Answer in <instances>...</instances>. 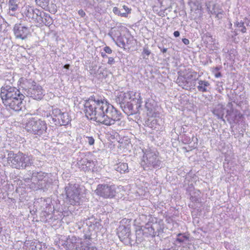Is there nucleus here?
Returning a JSON list of instances; mask_svg holds the SVG:
<instances>
[{"instance_id": "obj_1", "label": "nucleus", "mask_w": 250, "mask_h": 250, "mask_svg": "<svg viewBox=\"0 0 250 250\" xmlns=\"http://www.w3.org/2000/svg\"><path fill=\"white\" fill-rule=\"evenodd\" d=\"M23 16L28 19H31L39 26L43 25L49 26L53 22L52 18L48 14L30 6H27L24 8Z\"/></svg>"}, {"instance_id": "obj_2", "label": "nucleus", "mask_w": 250, "mask_h": 250, "mask_svg": "<svg viewBox=\"0 0 250 250\" xmlns=\"http://www.w3.org/2000/svg\"><path fill=\"white\" fill-rule=\"evenodd\" d=\"M143 151L144 155L141 165L144 170H152L160 167L161 161L158 158L159 153L156 149L149 148Z\"/></svg>"}, {"instance_id": "obj_3", "label": "nucleus", "mask_w": 250, "mask_h": 250, "mask_svg": "<svg viewBox=\"0 0 250 250\" xmlns=\"http://www.w3.org/2000/svg\"><path fill=\"white\" fill-rule=\"evenodd\" d=\"M8 161L11 163L12 166L16 168H25L33 164V157L26 155L22 153L8 154Z\"/></svg>"}, {"instance_id": "obj_4", "label": "nucleus", "mask_w": 250, "mask_h": 250, "mask_svg": "<svg viewBox=\"0 0 250 250\" xmlns=\"http://www.w3.org/2000/svg\"><path fill=\"white\" fill-rule=\"evenodd\" d=\"M96 104L89 103H85L84 104V112L85 116L90 120H93L97 122L104 124V125H112L114 123H106L104 118V108H100L96 109Z\"/></svg>"}, {"instance_id": "obj_5", "label": "nucleus", "mask_w": 250, "mask_h": 250, "mask_svg": "<svg viewBox=\"0 0 250 250\" xmlns=\"http://www.w3.org/2000/svg\"><path fill=\"white\" fill-rule=\"evenodd\" d=\"M28 180L30 179H28ZM31 181L34 184V187L31 188L35 190L42 188H47L51 181H49L48 173L42 171H33Z\"/></svg>"}, {"instance_id": "obj_6", "label": "nucleus", "mask_w": 250, "mask_h": 250, "mask_svg": "<svg viewBox=\"0 0 250 250\" xmlns=\"http://www.w3.org/2000/svg\"><path fill=\"white\" fill-rule=\"evenodd\" d=\"M65 190L68 202L72 205H79L81 197L78 186L76 184H69L65 188Z\"/></svg>"}, {"instance_id": "obj_7", "label": "nucleus", "mask_w": 250, "mask_h": 250, "mask_svg": "<svg viewBox=\"0 0 250 250\" xmlns=\"http://www.w3.org/2000/svg\"><path fill=\"white\" fill-rule=\"evenodd\" d=\"M104 118L106 123H114L113 125L115 124V122H119L120 120L121 114L119 113L118 110L114 107L106 103V106H104Z\"/></svg>"}, {"instance_id": "obj_8", "label": "nucleus", "mask_w": 250, "mask_h": 250, "mask_svg": "<svg viewBox=\"0 0 250 250\" xmlns=\"http://www.w3.org/2000/svg\"><path fill=\"white\" fill-rule=\"evenodd\" d=\"M95 193L104 198H112L115 196L116 188L114 185L99 184L95 190Z\"/></svg>"}, {"instance_id": "obj_9", "label": "nucleus", "mask_w": 250, "mask_h": 250, "mask_svg": "<svg viewBox=\"0 0 250 250\" xmlns=\"http://www.w3.org/2000/svg\"><path fill=\"white\" fill-rule=\"evenodd\" d=\"M142 103V99L140 96L139 99L132 98L130 101L121 106L120 107L127 115H131L138 112Z\"/></svg>"}, {"instance_id": "obj_10", "label": "nucleus", "mask_w": 250, "mask_h": 250, "mask_svg": "<svg viewBox=\"0 0 250 250\" xmlns=\"http://www.w3.org/2000/svg\"><path fill=\"white\" fill-rule=\"evenodd\" d=\"M32 27L34 26L30 25V26L29 27L21 23L15 24L13 31L16 38L21 40H25L27 38V36L33 31V29H32Z\"/></svg>"}, {"instance_id": "obj_11", "label": "nucleus", "mask_w": 250, "mask_h": 250, "mask_svg": "<svg viewBox=\"0 0 250 250\" xmlns=\"http://www.w3.org/2000/svg\"><path fill=\"white\" fill-rule=\"evenodd\" d=\"M236 94L232 93L230 96H229V102L227 105V110H226L227 114H226V118L229 123L231 124L234 122V117L236 114L233 113V109L232 108V103L236 104L238 105H239L236 101Z\"/></svg>"}, {"instance_id": "obj_12", "label": "nucleus", "mask_w": 250, "mask_h": 250, "mask_svg": "<svg viewBox=\"0 0 250 250\" xmlns=\"http://www.w3.org/2000/svg\"><path fill=\"white\" fill-rule=\"evenodd\" d=\"M27 96L35 100H41L43 97V90L42 87L39 84H34L28 90Z\"/></svg>"}, {"instance_id": "obj_13", "label": "nucleus", "mask_w": 250, "mask_h": 250, "mask_svg": "<svg viewBox=\"0 0 250 250\" xmlns=\"http://www.w3.org/2000/svg\"><path fill=\"white\" fill-rule=\"evenodd\" d=\"M25 96L21 95L20 98L14 99L10 101H7L8 102L4 104L6 106H8L11 109L16 111H19L21 110L23 106L22 101L23 100Z\"/></svg>"}, {"instance_id": "obj_14", "label": "nucleus", "mask_w": 250, "mask_h": 250, "mask_svg": "<svg viewBox=\"0 0 250 250\" xmlns=\"http://www.w3.org/2000/svg\"><path fill=\"white\" fill-rule=\"evenodd\" d=\"M133 92H121L118 93L117 96L115 100L117 104L120 105V106L126 104L127 103L130 101L133 97V95H132Z\"/></svg>"}, {"instance_id": "obj_15", "label": "nucleus", "mask_w": 250, "mask_h": 250, "mask_svg": "<svg viewBox=\"0 0 250 250\" xmlns=\"http://www.w3.org/2000/svg\"><path fill=\"white\" fill-rule=\"evenodd\" d=\"M14 87L6 85L1 88L0 97L4 104H6V102H8L7 101L11 100L12 99L11 98L12 95H13L12 92L13 90L12 89H14Z\"/></svg>"}, {"instance_id": "obj_16", "label": "nucleus", "mask_w": 250, "mask_h": 250, "mask_svg": "<svg viewBox=\"0 0 250 250\" xmlns=\"http://www.w3.org/2000/svg\"><path fill=\"white\" fill-rule=\"evenodd\" d=\"M118 236L121 241H123L126 238H128L130 241V229L128 226L120 225L117 229Z\"/></svg>"}, {"instance_id": "obj_17", "label": "nucleus", "mask_w": 250, "mask_h": 250, "mask_svg": "<svg viewBox=\"0 0 250 250\" xmlns=\"http://www.w3.org/2000/svg\"><path fill=\"white\" fill-rule=\"evenodd\" d=\"M145 108L147 110V114L149 116L157 115L158 108L157 103L152 99H148L145 104Z\"/></svg>"}, {"instance_id": "obj_18", "label": "nucleus", "mask_w": 250, "mask_h": 250, "mask_svg": "<svg viewBox=\"0 0 250 250\" xmlns=\"http://www.w3.org/2000/svg\"><path fill=\"white\" fill-rule=\"evenodd\" d=\"M227 108H226L224 106L221 104H218L215 105L212 110L213 114L216 116L218 119H220L225 123V121L227 120L226 115L224 116L225 113L227 114L226 110Z\"/></svg>"}, {"instance_id": "obj_19", "label": "nucleus", "mask_w": 250, "mask_h": 250, "mask_svg": "<svg viewBox=\"0 0 250 250\" xmlns=\"http://www.w3.org/2000/svg\"><path fill=\"white\" fill-rule=\"evenodd\" d=\"M96 104L99 106L100 108H104V106H106L107 101L105 99H100L98 95H92L89 98L85 101V103H89Z\"/></svg>"}, {"instance_id": "obj_20", "label": "nucleus", "mask_w": 250, "mask_h": 250, "mask_svg": "<svg viewBox=\"0 0 250 250\" xmlns=\"http://www.w3.org/2000/svg\"><path fill=\"white\" fill-rule=\"evenodd\" d=\"M157 227H158V224L156 223L146 224L144 227H142L144 230V232L145 233V236H151L152 237H155L157 233V231H155V229Z\"/></svg>"}, {"instance_id": "obj_21", "label": "nucleus", "mask_w": 250, "mask_h": 250, "mask_svg": "<svg viewBox=\"0 0 250 250\" xmlns=\"http://www.w3.org/2000/svg\"><path fill=\"white\" fill-rule=\"evenodd\" d=\"M176 83L179 86L186 90L190 89L191 87L192 86L191 83L187 81L184 75H179L178 76L176 80Z\"/></svg>"}, {"instance_id": "obj_22", "label": "nucleus", "mask_w": 250, "mask_h": 250, "mask_svg": "<svg viewBox=\"0 0 250 250\" xmlns=\"http://www.w3.org/2000/svg\"><path fill=\"white\" fill-rule=\"evenodd\" d=\"M198 85L197 89L199 91L202 92H208L210 89L209 83L206 80H199L198 82Z\"/></svg>"}, {"instance_id": "obj_23", "label": "nucleus", "mask_w": 250, "mask_h": 250, "mask_svg": "<svg viewBox=\"0 0 250 250\" xmlns=\"http://www.w3.org/2000/svg\"><path fill=\"white\" fill-rule=\"evenodd\" d=\"M130 10L125 5H124L123 8L121 9L116 7H114L113 9V12L114 14L123 17H127L128 13L130 12Z\"/></svg>"}, {"instance_id": "obj_24", "label": "nucleus", "mask_w": 250, "mask_h": 250, "mask_svg": "<svg viewBox=\"0 0 250 250\" xmlns=\"http://www.w3.org/2000/svg\"><path fill=\"white\" fill-rule=\"evenodd\" d=\"M27 122L26 125H45V123L44 121L38 119V117H33L31 115H28L26 117Z\"/></svg>"}, {"instance_id": "obj_25", "label": "nucleus", "mask_w": 250, "mask_h": 250, "mask_svg": "<svg viewBox=\"0 0 250 250\" xmlns=\"http://www.w3.org/2000/svg\"><path fill=\"white\" fill-rule=\"evenodd\" d=\"M184 76L187 81L191 83L192 86L195 85V82L198 80V78H196L197 72L194 71L190 72L186 75H184Z\"/></svg>"}, {"instance_id": "obj_26", "label": "nucleus", "mask_w": 250, "mask_h": 250, "mask_svg": "<svg viewBox=\"0 0 250 250\" xmlns=\"http://www.w3.org/2000/svg\"><path fill=\"white\" fill-rule=\"evenodd\" d=\"M115 169L121 173L128 172V164L125 163H119L115 166Z\"/></svg>"}, {"instance_id": "obj_27", "label": "nucleus", "mask_w": 250, "mask_h": 250, "mask_svg": "<svg viewBox=\"0 0 250 250\" xmlns=\"http://www.w3.org/2000/svg\"><path fill=\"white\" fill-rule=\"evenodd\" d=\"M86 221V226L88 227L89 229L92 228L93 229H95L96 228H97L98 229L99 226H101L100 222L95 221V219L93 218H88Z\"/></svg>"}, {"instance_id": "obj_28", "label": "nucleus", "mask_w": 250, "mask_h": 250, "mask_svg": "<svg viewBox=\"0 0 250 250\" xmlns=\"http://www.w3.org/2000/svg\"><path fill=\"white\" fill-rule=\"evenodd\" d=\"M145 236V233L143 228L137 229L136 230V242L138 244L142 242L144 239V236Z\"/></svg>"}, {"instance_id": "obj_29", "label": "nucleus", "mask_w": 250, "mask_h": 250, "mask_svg": "<svg viewBox=\"0 0 250 250\" xmlns=\"http://www.w3.org/2000/svg\"><path fill=\"white\" fill-rule=\"evenodd\" d=\"M49 0H36V4L46 11H49Z\"/></svg>"}, {"instance_id": "obj_30", "label": "nucleus", "mask_w": 250, "mask_h": 250, "mask_svg": "<svg viewBox=\"0 0 250 250\" xmlns=\"http://www.w3.org/2000/svg\"><path fill=\"white\" fill-rule=\"evenodd\" d=\"M157 115H154L153 116H150V118L148 119V123L147 124H149L150 122V124L151 125H160L162 123V120L160 118H156Z\"/></svg>"}, {"instance_id": "obj_31", "label": "nucleus", "mask_w": 250, "mask_h": 250, "mask_svg": "<svg viewBox=\"0 0 250 250\" xmlns=\"http://www.w3.org/2000/svg\"><path fill=\"white\" fill-rule=\"evenodd\" d=\"M206 5L207 7L208 10V11H210L211 14H215L216 15V18H217L218 19L222 18V15H223V11H222L221 12H216L214 10V7H213V8L212 9V10H210V6H211L210 2H209L208 3H206ZM213 7H215V5L213 4Z\"/></svg>"}, {"instance_id": "obj_32", "label": "nucleus", "mask_w": 250, "mask_h": 250, "mask_svg": "<svg viewBox=\"0 0 250 250\" xmlns=\"http://www.w3.org/2000/svg\"><path fill=\"white\" fill-rule=\"evenodd\" d=\"M18 0H9L8 2L9 9L12 11H15L18 7Z\"/></svg>"}, {"instance_id": "obj_33", "label": "nucleus", "mask_w": 250, "mask_h": 250, "mask_svg": "<svg viewBox=\"0 0 250 250\" xmlns=\"http://www.w3.org/2000/svg\"><path fill=\"white\" fill-rule=\"evenodd\" d=\"M159 3L160 4V7H162L168 5V7L165 8V10L168 9H171L172 8L171 5V0H166L165 1V4H163V2L164 0H157Z\"/></svg>"}, {"instance_id": "obj_34", "label": "nucleus", "mask_w": 250, "mask_h": 250, "mask_svg": "<svg viewBox=\"0 0 250 250\" xmlns=\"http://www.w3.org/2000/svg\"><path fill=\"white\" fill-rule=\"evenodd\" d=\"M13 89V90L12 92V93H13V95H12V97L11 98L12 100H14V99L20 98L21 95H23L20 92L19 90L17 88L14 87V89Z\"/></svg>"}, {"instance_id": "obj_35", "label": "nucleus", "mask_w": 250, "mask_h": 250, "mask_svg": "<svg viewBox=\"0 0 250 250\" xmlns=\"http://www.w3.org/2000/svg\"><path fill=\"white\" fill-rule=\"evenodd\" d=\"M150 54H151V51L149 50H148L147 47L144 48L143 51L142 52V55H143V59H148V57Z\"/></svg>"}, {"instance_id": "obj_36", "label": "nucleus", "mask_w": 250, "mask_h": 250, "mask_svg": "<svg viewBox=\"0 0 250 250\" xmlns=\"http://www.w3.org/2000/svg\"><path fill=\"white\" fill-rule=\"evenodd\" d=\"M37 126L38 127H37L36 128L34 127H32V133H33L34 134L40 135V134H42V126Z\"/></svg>"}, {"instance_id": "obj_37", "label": "nucleus", "mask_w": 250, "mask_h": 250, "mask_svg": "<svg viewBox=\"0 0 250 250\" xmlns=\"http://www.w3.org/2000/svg\"><path fill=\"white\" fill-rule=\"evenodd\" d=\"M203 39L207 42H213V38L209 33H206L204 35Z\"/></svg>"}, {"instance_id": "obj_38", "label": "nucleus", "mask_w": 250, "mask_h": 250, "mask_svg": "<svg viewBox=\"0 0 250 250\" xmlns=\"http://www.w3.org/2000/svg\"><path fill=\"white\" fill-rule=\"evenodd\" d=\"M177 236L178 237L176 239V241L179 242L180 243L184 242L185 239H188V237L187 236L185 235H182L181 233H179L177 235Z\"/></svg>"}, {"instance_id": "obj_39", "label": "nucleus", "mask_w": 250, "mask_h": 250, "mask_svg": "<svg viewBox=\"0 0 250 250\" xmlns=\"http://www.w3.org/2000/svg\"><path fill=\"white\" fill-rule=\"evenodd\" d=\"M190 200L192 202H195V203H199L200 202V198L198 197H196V196H191L190 197Z\"/></svg>"}, {"instance_id": "obj_40", "label": "nucleus", "mask_w": 250, "mask_h": 250, "mask_svg": "<svg viewBox=\"0 0 250 250\" xmlns=\"http://www.w3.org/2000/svg\"><path fill=\"white\" fill-rule=\"evenodd\" d=\"M174 129V131L177 134V133L176 132V131L178 130L179 129L181 130V131L179 132L180 134L181 133V132H185V130H184V128H182V126H180V125H179V126H176V127H175V128Z\"/></svg>"}, {"instance_id": "obj_41", "label": "nucleus", "mask_w": 250, "mask_h": 250, "mask_svg": "<svg viewBox=\"0 0 250 250\" xmlns=\"http://www.w3.org/2000/svg\"><path fill=\"white\" fill-rule=\"evenodd\" d=\"M104 50L105 51V53L107 54H111L112 52V50L111 49L107 46H106L104 47Z\"/></svg>"}, {"instance_id": "obj_42", "label": "nucleus", "mask_w": 250, "mask_h": 250, "mask_svg": "<svg viewBox=\"0 0 250 250\" xmlns=\"http://www.w3.org/2000/svg\"><path fill=\"white\" fill-rule=\"evenodd\" d=\"M108 60L107 63L110 65H112L115 63L114 59L113 57H108Z\"/></svg>"}, {"instance_id": "obj_43", "label": "nucleus", "mask_w": 250, "mask_h": 250, "mask_svg": "<svg viewBox=\"0 0 250 250\" xmlns=\"http://www.w3.org/2000/svg\"><path fill=\"white\" fill-rule=\"evenodd\" d=\"M88 142L90 145H93L94 144V139L91 137H88Z\"/></svg>"}, {"instance_id": "obj_44", "label": "nucleus", "mask_w": 250, "mask_h": 250, "mask_svg": "<svg viewBox=\"0 0 250 250\" xmlns=\"http://www.w3.org/2000/svg\"><path fill=\"white\" fill-rule=\"evenodd\" d=\"M38 127L37 126H25V129L28 131V132H31L32 133V127Z\"/></svg>"}, {"instance_id": "obj_45", "label": "nucleus", "mask_w": 250, "mask_h": 250, "mask_svg": "<svg viewBox=\"0 0 250 250\" xmlns=\"http://www.w3.org/2000/svg\"><path fill=\"white\" fill-rule=\"evenodd\" d=\"M78 14L81 17H84L85 16V13L83 9L79 10Z\"/></svg>"}, {"instance_id": "obj_46", "label": "nucleus", "mask_w": 250, "mask_h": 250, "mask_svg": "<svg viewBox=\"0 0 250 250\" xmlns=\"http://www.w3.org/2000/svg\"><path fill=\"white\" fill-rule=\"evenodd\" d=\"M235 25L237 26V27H242V26H243V25H244V22H238L237 21L235 23Z\"/></svg>"}, {"instance_id": "obj_47", "label": "nucleus", "mask_w": 250, "mask_h": 250, "mask_svg": "<svg viewBox=\"0 0 250 250\" xmlns=\"http://www.w3.org/2000/svg\"><path fill=\"white\" fill-rule=\"evenodd\" d=\"M84 250H97V249L96 247H94L87 246L84 249Z\"/></svg>"}, {"instance_id": "obj_48", "label": "nucleus", "mask_w": 250, "mask_h": 250, "mask_svg": "<svg viewBox=\"0 0 250 250\" xmlns=\"http://www.w3.org/2000/svg\"><path fill=\"white\" fill-rule=\"evenodd\" d=\"M156 230H155V231H157V233H158V234L156 233V235L158 236L159 235V234L160 232L162 231V229H161V228L159 226V225H158V227H157V228H156Z\"/></svg>"}, {"instance_id": "obj_49", "label": "nucleus", "mask_w": 250, "mask_h": 250, "mask_svg": "<svg viewBox=\"0 0 250 250\" xmlns=\"http://www.w3.org/2000/svg\"><path fill=\"white\" fill-rule=\"evenodd\" d=\"M83 237L85 239L90 240L91 239V234H84L83 235Z\"/></svg>"}, {"instance_id": "obj_50", "label": "nucleus", "mask_w": 250, "mask_h": 250, "mask_svg": "<svg viewBox=\"0 0 250 250\" xmlns=\"http://www.w3.org/2000/svg\"><path fill=\"white\" fill-rule=\"evenodd\" d=\"M182 42L186 45H188L189 43V40L188 39H186V38L183 39H182Z\"/></svg>"}, {"instance_id": "obj_51", "label": "nucleus", "mask_w": 250, "mask_h": 250, "mask_svg": "<svg viewBox=\"0 0 250 250\" xmlns=\"http://www.w3.org/2000/svg\"><path fill=\"white\" fill-rule=\"evenodd\" d=\"M83 223L84 222L82 221H81L77 223L78 227L79 229H81L82 226H83Z\"/></svg>"}, {"instance_id": "obj_52", "label": "nucleus", "mask_w": 250, "mask_h": 250, "mask_svg": "<svg viewBox=\"0 0 250 250\" xmlns=\"http://www.w3.org/2000/svg\"><path fill=\"white\" fill-rule=\"evenodd\" d=\"M174 36L176 38L180 36V32L178 31H175L173 33Z\"/></svg>"}, {"instance_id": "obj_53", "label": "nucleus", "mask_w": 250, "mask_h": 250, "mask_svg": "<svg viewBox=\"0 0 250 250\" xmlns=\"http://www.w3.org/2000/svg\"><path fill=\"white\" fill-rule=\"evenodd\" d=\"M244 22V24H246L247 26H250V21L248 20L247 19H245Z\"/></svg>"}, {"instance_id": "obj_54", "label": "nucleus", "mask_w": 250, "mask_h": 250, "mask_svg": "<svg viewBox=\"0 0 250 250\" xmlns=\"http://www.w3.org/2000/svg\"><path fill=\"white\" fill-rule=\"evenodd\" d=\"M110 134L111 135V136H113V138H115L118 135V134L117 132L114 131H112V133H110Z\"/></svg>"}, {"instance_id": "obj_55", "label": "nucleus", "mask_w": 250, "mask_h": 250, "mask_svg": "<svg viewBox=\"0 0 250 250\" xmlns=\"http://www.w3.org/2000/svg\"><path fill=\"white\" fill-rule=\"evenodd\" d=\"M159 48L160 49H161V51L163 53H166L167 50V48H163L162 49L161 48V47L160 46H159Z\"/></svg>"}, {"instance_id": "obj_56", "label": "nucleus", "mask_w": 250, "mask_h": 250, "mask_svg": "<svg viewBox=\"0 0 250 250\" xmlns=\"http://www.w3.org/2000/svg\"><path fill=\"white\" fill-rule=\"evenodd\" d=\"M242 29L241 30V31L242 32V33H246V28L245 27V26H244V25H243V26L242 27Z\"/></svg>"}, {"instance_id": "obj_57", "label": "nucleus", "mask_w": 250, "mask_h": 250, "mask_svg": "<svg viewBox=\"0 0 250 250\" xmlns=\"http://www.w3.org/2000/svg\"><path fill=\"white\" fill-rule=\"evenodd\" d=\"M70 67V65L69 64H66L64 65L63 68L66 69H68Z\"/></svg>"}, {"instance_id": "obj_58", "label": "nucleus", "mask_w": 250, "mask_h": 250, "mask_svg": "<svg viewBox=\"0 0 250 250\" xmlns=\"http://www.w3.org/2000/svg\"><path fill=\"white\" fill-rule=\"evenodd\" d=\"M215 76L216 78H219L221 76V74L220 72H218L215 74Z\"/></svg>"}, {"instance_id": "obj_59", "label": "nucleus", "mask_w": 250, "mask_h": 250, "mask_svg": "<svg viewBox=\"0 0 250 250\" xmlns=\"http://www.w3.org/2000/svg\"><path fill=\"white\" fill-rule=\"evenodd\" d=\"M101 55L104 58H108L105 53H104L103 52L101 53Z\"/></svg>"}, {"instance_id": "obj_60", "label": "nucleus", "mask_w": 250, "mask_h": 250, "mask_svg": "<svg viewBox=\"0 0 250 250\" xmlns=\"http://www.w3.org/2000/svg\"><path fill=\"white\" fill-rule=\"evenodd\" d=\"M56 113H59V114H60L61 113L60 110L56 109Z\"/></svg>"}, {"instance_id": "obj_61", "label": "nucleus", "mask_w": 250, "mask_h": 250, "mask_svg": "<svg viewBox=\"0 0 250 250\" xmlns=\"http://www.w3.org/2000/svg\"><path fill=\"white\" fill-rule=\"evenodd\" d=\"M121 43H122L123 46H124L125 45V43L124 42H121Z\"/></svg>"}, {"instance_id": "obj_62", "label": "nucleus", "mask_w": 250, "mask_h": 250, "mask_svg": "<svg viewBox=\"0 0 250 250\" xmlns=\"http://www.w3.org/2000/svg\"><path fill=\"white\" fill-rule=\"evenodd\" d=\"M96 109H99V106L96 105Z\"/></svg>"}, {"instance_id": "obj_63", "label": "nucleus", "mask_w": 250, "mask_h": 250, "mask_svg": "<svg viewBox=\"0 0 250 250\" xmlns=\"http://www.w3.org/2000/svg\"><path fill=\"white\" fill-rule=\"evenodd\" d=\"M235 126L234 125H233L232 127V126H231V127L232 128V130H233V128Z\"/></svg>"}, {"instance_id": "obj_64", "label": "nucleus", "mask_w": 250, "mask_h": 250, "mask_svg": "<svg viewBox=\"0 0 250 250\" xmlns=\"http://www.w3.org/2000/svg\"><path fill=\"white\" fill-rule=\"evenodd\" d=\"M44 126L45 129H47L46 126L44 125Z\"/></svg>"}]
</instances>
